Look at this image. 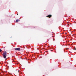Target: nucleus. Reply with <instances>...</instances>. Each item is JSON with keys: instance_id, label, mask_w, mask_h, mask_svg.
<instances>
[{"instance_id": "obj_1", "label": "nucleus", "mask_w": 76, "mask_h": 76, "mask_svg": "<svg viewBox=\"0 0 76 76\" xmlns=\"http://www.w3.org/2000/svg\"><path fill=\"white\" fill-rule=\"evenodd\" d=\"M3 57L4 58H6V52H5L3 54Z\"/></svg>"}, {"instance_id": "obj_2", "label": "nucleus", "mask_w": 76, "mask_h": 76, "mask_svg": "<svg viewBox=\"0 0 76 76\" xmlns=\"http://www.w3.org/2000/svg\"><path fill=\"white\" fill-rule=\"evenodd\" d=\"M15 50H18V51H20V48H15Z\"/></svg>"}, {"instance_id": "obj_3", "label": "nucleus", "mask_w": 76, "mask_h": 76, "mask_svg": "<svg viewBox=\"0 0 76 76\" xmlns=\"http://www.w3.org/2000/svg\"><path fill=\"white\" fill-rule=\"evenodd\" d=\"M47 17H49V18H51V15H48Z\"/></svg>"}, {"instance_id": "obj_4", "label": "nucleus", "mask_w": 76, "mask_h": 76, "mask_svg": "<svg viewBox=\"0 0 76 76\" xmlns=\"http://www.w3.org/2000/svg\"><path fill=\"white\" fill-rule=\"evenodd\" d=\"M2 51V50H1V49H0V52H1Z\"/></svg>"}, {"instance_id": "obj_5", "label": "nucleus", "mask_w": 76, "mask_h": 76, "mask_svg": "<svg viewBox=\"0 0 76 76\" xmlns=\"http://www.w3.org/2000/svg\"><path fill=\"white\" fill-rule=\"evenodd\" d=\"M18 20H16V22H18Z\"/></svg>"}, {"instance_id": "obj_6", "label": "nucleus", "mask_w": 76, "mask_h": 76, "mask_svg": "<svg viewBox=\"0 0 76 76\" xmlns=\"http://www.w3.org/2000/svg\"><path fill=\"white\" fill-rule=\"evenodd\" d=\"M75 51L76 50V49L75 48Z\"/></svg>"}, {"instance_id": "obj_7", "label": "nucleus", "mask_w": 76, "mask_h": 76, "mask_svg": "<svg viewBox=\"0 0 76 76\" xmlns=\"http://www.w3.org/2000/svg\"><path fill=\"white\" fill-rule=\"evenodd\" d=\"M11 38H12V37H11Z\"/></svg>"}]
</instances>
